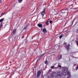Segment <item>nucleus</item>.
Wrapping results in <instances>:
<instances>
[{
	"instance_id": "1",
	"label": "nucleus",
	"mask_w": 78,
	"mask_h": 78,
	"mask_svg": "<svg viewBox=\"0 0 78 78\" xmlns=\"http://www.w3.org/2000/svg\"><path fill=\"white\" fill-rule=\"evenodd\" d=\"M63 73H65V75H66V73H67L68 75V77L67 78H70V72H69V71H67V70H65L63 72Z\"/></svg>"
},
{
	"instance_id": "2",
	"label": "nucleus",
	"mask_w": 78,
	"mask_h": 78,
	"mask_svg": "<svg viewBox=\"0 0 78 78\" xmlns=\"http://www.w3.org/2000/svg\"><path fill=\"white\" fill-rule=\"evenodd\" d=\"M41 72L40 71H38L37 73V77H39V75H41Z\"/></svg>"
},
{
	"instance_id": "3",
	"label": "nucleus",
	"mask_w": 78,
	"mask_h": 78,
	"mask_svg": "<svg viewBox=\"0 0 78 78\" xmlns=\"http://www.w3.org/2000/svg\"><path fill=\"white\" fill-rule=\"evenodd\" d=\"M43 32L44 33H46L47 32V31L45 28H44V29H43Z\"/></svg>"
},
{
	"instance_id": "4",
	"label": "nucleus",
	"mask_w": 78,
	"mask_h": 78,
	"mask_svg": "<svg viewBox=\"0 0 78 78\" xmlns=\"http://www.w3.org/2000/svg\"><path fill=\"white\" fill-rule=\"evenodd\" d=\"M70 44H69L68 45L66 46V49L68 51H69V49H70Z\"/></svg>"
},
{
	"instance_id": "5",
	"label": "nucleus",
	"mask_w": 78,
	"mask_h": 78,
	"mask_svg": "<svg viewBox=\"0 0 78 78\" xmlns=\"http://www.w3.org/2000/svg\"><path fill=\"white\" fill-rule=\"evenodd\" d=\"M37 26L38 27H39L40 28H42V24L39 23L37 24Z\"/></svg>"
},
{
	"instance_id": "6",
	"label": "nucleus",
	"mask_w": 78,
	"mask_h": 78,
	"mask_svg": "<svg viewBox=\"0 0 78 78\" xmlns=\"http://www.w3.org/2000/svg\"><path fill=\"white\" fill-rule=\"evenodd\" d=\"M57 75L58 76H62V73L59 72L58 73Z\"/></svg>"
},
{
	"instance_id": "7",
	"label": "nucleus",
	"mask_w": 78,
	"mask_h": 78,
	"mask_svg": "<svg viewBox=\"0 0 78 78\" xmlns=\"http://www.w3.org/2000/svg\"><path fill=\"white\" fill-rule=\"evenodd\" d=\"M45 14V10H44L43 12H42V13H41V14L42 16V18H43V17L44 16V15Z\"/></svg>"
},
{
	"instance_id": "8",
	"label": "nucleus",
	"mask_w": 78,
	"mask_h": 78,
	"mask_svg": "<svg viewBox=\"0 0 78 78\" xmlns=\"http://www.w3.org/2000/svg\"><path fill=\"white\" fill-rule=\"evenodd\" d=\"M61 58H62V55H60L58 56L57 59H61Z\"/></svg>"
},
{
	"instance_id": "9",
	"label": "nucleus",
	"mask_w": 78,
	"mask_h": 78,
	"mask_svg": "<svg viewBox=\"0 0 78 78\" xmlns=\"http://www.w3.org/2000/svg\"><path fill=\"white\" fill-rule=\"evenodd\" d=\"M50 20V19H48V20L45 23V24L47 25H48L49 24L48 23V21Z\"/></svg>"
},
{
	"instance_id": "10",
	"label": "nucleus",
	"mask_w": 78,
	"mask_h": 78,
	"mask_svg": "<svg viewBox=\"0 0 78 78\" xmlns=\"http://www.w3.org/2000/svg\"><path fill=\"white\" fill-rule=\"evenodd\" d=\"M16 29H15L13 31V34H15V33H16Z\"/></svg>"
},
{
	"instance_id": "11",
	"label": "nucleus",
	"mask_w": 78,
	"mask_h": 78,
	"mask_svg": "<svg viewBox=\"0 0 78 78\" xmlns=\"http://www.w3.org/2000/svg\"><path fill=\"white\" fill-rule=\"evenodd\" d=\"M63 36H64V34H61V35L59 36V38H60V39H61V38H62V37H63Z\"/></svg>"
},
{
	"instance_id": "12",
	"label": "nucleus",
	"mask_w": 78,
	"mask_h": 78,
	"mask_svg": "<svg viewBox=\"0 0 78 78\" xmlns=\"http://www.w3.org/2000/svg\"><path fill=\"white\" fill-rule=\"evenodd\" d=\"M3 20H4V18L0 20V22H2L3 21Z\"/></svg>"
},
{
	"instance_id": "13",
	"label": "nucleus",
	"mask_w": 78,
	"mask_h": 78,
	"mask_svg": "<svg viewBox=\"0 0 78 78\" xmlns=\"http://www.w3.org/2000/svg\"><path fill=\"white\" fill-rule=\"evenodd\" d=\"M64 13H65V12H62L60 13V14L61 16L64 14Z\"/></svg>"
},
{
	"instance_id": "14",
	"label": "nucleus",
	"mask_w": 78,
	"mask_h": 78,
	"mask_svg": "<svg viewBox=\"0 0 78 78\" xmlns=\"http://www.w3.org/2000/svg\"><path fill=\"white\" fill-rule=\"evenodd\" d=\"M75 68L76 69V70H77L78 69V65H77L76 66Z\"/></svg>"
},
{
	"instance_id": "15",
	"label": "nucleus",
	"mask_w": 78,
	"mask_h": 78,
	"mask_svg": "<svg viewBox=\"0 0 78 78\" xmlns=\"http://www.w3.org/2000/svg\"><path fill=\"white\" fill-rule=\"evenodd\" d=\"M43 55H44V54H42L40 57V59H41L42 58V57L43 56Z\"/></svg>"
},
{
	"instance_id": "16",
	"label": "nucleus",
	"mask_w": 78,
	"mask_h": 78,
	"mask_svg": "<svg viewBox=\"0 0 78 78\" xmlns=\"http://www.w3.org/2000/svg\"><path fill=\"white\" fill-rule=\"evenodd\" d=\"M44 63L45 64H47V63H48V62L47 61H45L44 62Z\"/></svg>"
},
{
	"instance_id": "17",
	"label": "nucleus",
	"mask_w": 78,
	"mask_h": 78,
	"mask_svg": "<svg viewBox=\"0 0 78 78\" xmlns=\"http://www.w3.org/2000/svg\"><path fill=\"white\" fill-rule=\"evenodd\" d=\"M22 0H19V3H21L22 2Z\"/></svg>"
},
{
	"instance_id": "18",
	"label": "nucleus",
	"mask_w": 78,
	"mask_h": 78,
	"mask_svg": "<svg viewBox=\"0 0 78 78\" xmlns=\"http://www.w3.org/2000/svg\"><path fill=\"white\" fill-rule=\"evenodd\" d=\"M76 43L77 45L78 46V41H76Z\"/></svg>"
},
{
	"instance_id": "19",
	"label": "nucleus",
	"mask_w": 78,
	"mask_h": 78,
	"mask_svg": "<svg viewBox=\"0 0 78 78\" xmlns=\"http://www.w3.org/2000/svg\"><path fill=\"white\" fill-rule=\"evenodd\" d=\"M5 14V13H2L1 14V15H2L3 16V15H4V14Z\"/></svg>"
},
{
	"instance_id": "20",
	"label": "nucleus",
	"mask_w": 78,
	"mask_h": 78,
	"mask_svg": "<svg viewBox=\"0 0 78 78\" xmlns=\"http://www.w3.org/2000/svg\"><path fill=\"white\" fill-rule=\"evenodd\" d=\"M40 60V58L38 59L37 60V62H38V61H39Z\"/></svg>"
},
{
	"instance_id": "21",
	"label": "nucleus",
	"mask_w": 78,
	"mask_h": 78,
	"mask_svg": "<svg viewBox=\"0 0 78 78\" xmlns=\"http://www.w3.org/2000/svg\"><path fill=\"white\" fill-rule=\"evenodd\" d=\"M56 3H57L56 4V5H58V2H56Z\"/></svg>"
},
{
	"instance_id": "22",
	"label": "nucleus",
	"mask_w": 78,
	"mask_h": 78,
	"mask_svg": "<svg viewBox=\"0 0 78 78\" xmlns=\"http://www.w3.org/2000/svg\"><path fill=\"white\" fill-rule=\"evenodd\" d=\"M52 23V21L51 20L50 21V23Z\"/></svg>"
},
{
	"instance_id": "23",
	"label": "nucleus",
	"mask_w": 78,
	"mask_h": 78,
	"mask_svg": "<svg viewBox=\"0 0 78 78\" xmlns=\"http://www.w3.org/2000/svg\"><path fill=\"white\" fill-rule=\"evenodd\" d=\"M24 29L25 30H26V29H27V27H25L24 28Z\"/></svg>"
},
{
	"instance_id": "24",
	"label": "nucleus",
	"mask_w": 78,
	"mask_h": 78,
	"mask_svg": "<svg viewBox=\"0 0 78 78\" xmlns=\"http://www.w3.org/2000/svg\"><path fill=\"white\" fill-rule=\"evenodd\" d=\"M58 67H61V65H59V66H58Z\"/></svg>"
},
{
	"instance_id": "25",
	"label": "nucleus",
	"mask_w": 78,
	"mask_h": 78,
	"mask_svg": "<svg viewBox=\"0 0 78 78\" xmlns=\"http://www.w3.org/2000/svg\"><path fill=\"white\" fill-rule=\"evenodd\" d=\"M2 27V23H1L0 26V28Z\"/></svg>"
},
{
	"instance_id": "26",
	"label": "nucleus",
	"mask_w": 78,
	"mask_h": 78,
	"mask_svg": "<svg viewBox=\"0 0 78 78\" xmlns=\"http://www.w3.org/2000/svg\"><path fill=\"white\" fill-rule=\"evenodd\" d=\"M2 3V0H0V3Z\"/></svg>"
},
{
	"instance_id": "27",
	"label": "nucleus",
	"mask_w": 78,
	"mask_h": 78,
	"mask_svg": "<svg viewBox=\"0 0 78 78\" xmlns=\"http://www.w3.org/2000/svg\"><path fill=\"white\" fill-rule=\"evenodd\" d=\"M22 38H24V36H23Z\"/></svg>"
},
{
	"instance_id": "28",
	"label": "nucleus",
	"mask_w": 78,
	"mask_h": 78,
	"mask_svg": "<svg viewBox=\"0 0 78 78\" xmlns=\"http://www.w3.org/2000/svg\"><path fill=\"white\" fill-rule=\"evenodd\" d=\"M54 68V66H52V69H53Z\"/></svg>"
},
{
	"instance_id": "29",
	"label": "nucleus",
	"mask_w": 78,
	"mask_h": 78,
	"mask_svg": "<svg viewBox=\"0 0 78 78\" xmlns=\"http://www.w3.org/2000/svg\"><path fill=\"white\" fill-rule=\"evenodd\" d=\"M65 44L66 45V44H67V43H65Z\"/></svg>"
},
{
	"instance_id": "30",
	"label": "nucleus",
	"mask_w": 78,
	"mask_h": 78,
	"mask_svg": "<svg viewBox=\"0 0 78 78\" xmlns=\"http://www.w3.org/2000/svg\"><path fill=\"white\" fill-rule=\"evenodd\" d=\"M63 19V18H62L61 20H62Z\"/></svg>"
},
{
	"instance_id": "31",
	"label": "nucleus",
	"mask_w": 78,
	"mask_h": 78,
	"mask_svg": "<svg viewBox=\"0 0 78 78\" xmlns=\"http://www.w3.org/2000/svg\"><path fill=\"white\" fill-rule=\"evenodd\" d=\"M66 10H67V11L68 10V9H66Z\"/></svg>"
},
{
	"instance_id": "32",
	"label": "nucleus",
	"mask_w": 78,
	"mask_h": 78,
	"mask_svg": "<svg viewBox=\"0 0 78 78\" xmlns=\"http://www.w3.org/2000/svg\"><path fill=\"white\" fill-rule=\"evenodd\" d=\"M65 18H64V19H65Z\"/></svg>"
}]
</instances>
